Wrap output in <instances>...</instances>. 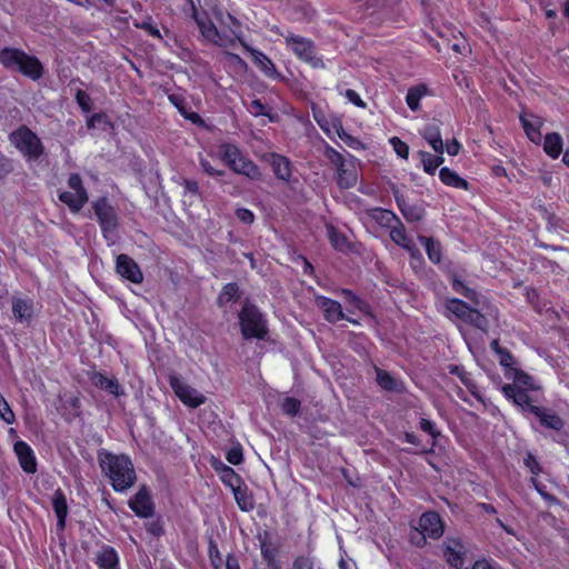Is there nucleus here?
<instances>
[{"instance_id":"obj_22","label":"nucleus","mask_w":569,"mask_h":569,"mask_svg":"<svg viewBox=\"0 0 569 569\" xmlns=\"http://www.w3.org/2000/svg\"><path fill=\"white\" fill-rule=\"evenodd\" d=\"M531 415H533L546 428L552 429L555 431H559L563 428V420L555 411L548 408H531Z\"/></svg>"},{"instance_id":"obj_28","label":"nucleus","mask_w":569,"mask_h":569,"mask_svg":"<svg viewBox=\"0 0 569 569\" xmlns=\"http://www.w3.org/2000/svg\"><path fill=\"white\" fill-rule=\"evenodd\" d=\"M505 376L507 379H511L513 381L511 386H515L517 389H538L533 378L519 369H509L507 372H505Z\"/></svg>"},{"instance_id":"obj_52","label":"nucleus","mask_w":569,"mask_h":569,"mask_svg":"<svg viewBox=\"0 0 569 569\" xmlns=\"http://www.w3.org/2000/svg\"><path fill=\"white\" fill-rule=\"evenodd\" d=\"M76 100H77L79 107L84 112H89L91 110L92 101H91L90 96L86 91L78 90L76 93Z\"/></svg>"},{"instance_id":"obj_16","label":"nucleus","mask_w":569,"mask_h":569,"mask_svg":"<svg viewBox=\"0 0 569 569\" xmlns=\"http://www.w3.org/2000/svg\"><path fill=\"white\" fill-rule=\"evenodd\" d=\"M520 122L528 139L536 144H540L542 141L541 127L543 126V120L532 113L522 112L520 114Z\"/></svg>"},{"instance_id":"obj_6","label":"nucleus","mask_w":569,"mask_h":569,"mask_svg":"<svg viewBox=\"0 0 569 569\" xmlns=\"http://www.w3.org/2000/svg\"><path fill=\"white\" fill-rule=\"evenodd\" d=\"M241 332L246 339H263L267 335V325L261 312L250 303H246L239 315Z\"/></svg>"},{"instance_id":"obj_30","label":"nucleus","mask_w":569,"mask_h":569,"mask_svg":"<svg viewBox=\"0 0 569 569\" xmlns=\"http://www.w3.org/2000/svg\"><path fill=\"white\" fill-rule=\"evenodd\" d=\"M439 178L441 182L446 186L456 189L469 190V182L466 179L461 178L456 171L447 167L440 169Z\"/></svg>"},{"instance_id":"obj_47","label":"nucleus","mask_w":569,"mask_h":569,"mask_svg":"<svg viewBox=\"0 0 569 569\" xmlns=\"http://www.w3.org/2000/svg\"><path fill=\"white\" fill-rule=\"evenodd\" d=\"M452 288L456 292L465 296L466 298L472 301H476L477 293L472 289L468 288L462 281L453 279Z\"/></svg>"},{"instance_id":"obj_64","label":"nucleus","mask_w":569,"mask_h":569,"mask_svg":"<svg viewBox=\"0 0 569 569\" xmlns=\"http://www.w3.org/2000/svg\"><path fill=\"white\" fill-rule=\"evenodd\" d=\"M460 149L461 144L456 139L445 144V151L450 156H457Z\"/></svg>"},{"instance_id":"obj_29","label":"nucleus","mask_w":569,"mask_h":569,"mask_svg":"<svg viewBox=\"0 0 569 569\" xmlns=\"http://www.w3.org/2000/svg\"><path fill=\"white\" fill-rule=\"evenodd\" d=\"M52 508L58 519L57 526L60 530H63L68 516V503L63 492L60 489L53 493Z\"/></svg>"},{"instance_id":"obj_35","label":"nucleus","mask_w":569,"mask_h":569,"mask_svg":"<svg viewBox=\"0 0 569 569\" xmlns=\"http://www.w3.org/2000/svg\"><path fill=\"white\" fill-rule=\"evenodd\" d=\"M445 307L448 316H455L457 319H461L463 321L467 320L472 309L459 299L447 300Z\"/></svg>"},{"instance_id":"obj_42","label":"nucleus","mask_w":569,"mask_h":569,"mask_svg":"<svg viewBox=\"0 0 569 569\" xmlns=\"http://www.w3.org/2000/svg\"><path fill=\"white\" fill-rule=\"evenodd\" d=\"M221 481L230 487L231 489H236L241 485L240 476L231 468L226 469L222 475H220Z\"/></svg>"},{"instance_id":"obj_62","label":"nucleus","mask_w":569,"mask_h":569,"mask_svg":"<svg viewBox=\"0 0 569 569\" xmlns=\"http://www.w3.org/2000/svg\"><path fill=\"white\" fill-rule=\"evenodd\" d=\"M248 110L254 117L266 114V107L260 102V100L251 101Z\"/></svg>"},{"instance_id":"obj_41","label":"nucleus","mask_w":569,"mask_h":569,"mask_svg":"<svg viewBox=\"0 0 569 569\" xmlns=\"http://www.w3.org/2000/svg\"><path fill=\"white\" fill-rule=\"evenodd\" d=\"M239 288L236 283H227L218 297L220 306L227 305L238 297Z\"/></svg>"},{"instance_id":"obj_45","label":"nucleus","mask_w":569,"mask_h":569,"mask_svg":"<svg viewBox=\"0 0 569 569\" xmlns=\"http://www.w3.org/2000/svg\"><path fill=\"white\" fill-rule=\"evenodd\" d=\"M337 137L340 138L349 148L353 150L366 149V144L360 139L347 133L345 129H342V132H340Z\"/></svg>"},{"instance_id":"obj_3","label":"nucleus","mask_w":569,"mask_h":569,"mask_svg":"<svg viewBox=\"0 0 569 569\" xmlns=\"http://www.w3.org/2000/svg\"><path fill=\"white\" fill-rule=\"evenodd\" d=\"M0 62L8 69L18 70L24 76L37 80L42 76L41 62L22 50L4 48L0 51Z\"/></svg>"},{"instance_id":"obj_10","label":"nucleus","mask_w":569,"mask_h":569,"mask_svg":"<svg viewBox=\"0 0 569 569\" xmlns=\"http://www.w3.org/2000/svg\"><path fill=\"white\" fill-rule=\"evenodd\" d=\"M93 209L100 222L104 238L112 240L118 226L117 214L113 207L102 198L93 203Z\"/></svg>"},{"instance_id":"obj_20","label":"nucleus","mask_w":569,"mask_h":569,"mask_svg":"<svg viewBox=\"0 0 569 569\" xmlns=\"http://www.w3.org/2000/svg\"><path fill=\"white\" fill-rule=\"evenodd\" d=\"M11 309L16 321L29 323L33 317V302L31 299L13 297Z\"/></svg>"},{"instance_id":"obj_56","label":"nucleus","mask_w":569,"mask_h":569,"mask_svg":"<svg viewBox=\"0 0 569 569\" xmlns=\"http://www.w3.org/2000/svg\"><path fill=\"white\" fill-rule=\"evenodd\" d=\"M236 216L237 218L243 222V223H247V224H250L253 222L254 220V214L251 210L247 209V208H239L236 210Z\"/></svg>"},{"instance_id":"obj_57","label":"nucleus","mask_w":569,"mask_h":569,"mask_svg":"<svg viewBox=\"0 0 569 569\" xmlns=\"http://www.w3.org/2000/svg\"><path fill=\"white\" fill-rule=\"evenodd\" d=\"M292 569H315L313 561L305 556H300L295 559Z\"/></svg>"},{"instance_id":"obj_49","label":"nucleus","mask_w":569,"mask_h":569,"mask_svg":"<svg viewBox=\"0 0 569 569\" xmlns=\"http://www.w3.org/2000/svg\"><path fill=\"white\" fill-rule=\"evenodd\" d=\"M199 163H200V167L202 168V170L208 174V176H211V177H220V176H223L224 171L223 170H218L216 169L211 163L210 161L203 157L201 153L199 154Z\"/></svg>"},{"instance_id":"obj_38","label":"nucleus","mask_w":569,"mask_h":569,"mask_svg":"<svg viewBox=\"0 0 569 569\" xmlns=\"http://www.w3.org/2000/svg\"><path fill=\"white\" fill-rule=\"evenodd\" d=\"M420 241L425 246L429 259L433 263H439L441 260L440 244L436 242L432 238L427 237H420Z\"/></svg>"},{"instance_id":"obj_55","label":"nucleus","mask_w":569,"mask_h":569,"mask_svg":"<svg viewBox=\"0 0 569 569\" xmlns=\"http://www.w3.org/2000/svg\"><path fill=\"white\" fill-rule=\"evenodd\" d=\"M428 535H423L420 528H415L410 533L411 542L417 547H422L426 543Z\"/></svg>"},{"instance_id":"obj_37","label":"nucleus","mask_w":569,"mask_h":569,"mask_svg":"<svg viewBox=\"0 0 569 569\" xmlns=\"http://www.w3.org/2000/svg\"><path fill=\"white\" fill-rule=\"evenodd\" d=\"M390 238L392 239V241H395L397 244L403 247L405 249L409 250L412 252V257L416 258V254L415 252L412 251V242L411 240L407 237L406 234V231H405V228L402 226H397V227H393L391 230H390Z\"/></svg>"},{"instance_id":"obj_40","label":"nucleus","mask_w":569,"mask_h":569,"mask_svg":"<svg viewBox=\"0 0 569 569\" xmlns=\"http://www.w3.org/2000/svg\"><path fill=\"white\" fill-rule=\"evenodd\" d=\"M397 203L401 211V213L405 216V218L408 221H418L421 219V211L410 204H408L403 199H400L397 197Z\"/></svg>"},{"instance_id":"obj_11","label":"nucleus","mask_w":569,"mask_h":569,"mask_svg":"<svg viewBox=\"0 0 569 569\" xmlns=\"http://www.w3.org/2000/svg\"><path fill=\"white\" fill-rule=\"evenodd\" d=\"M312 117L320 129L331 139L342 132L343 126L341 119L335 114L326 113L318 107H312Z\"/></svg>"},{"instance_id":"obj_1","label":"nucleus","mask_w":569,"mask_h":569,"mask_svg":"<svg viewBox=\"0 0 569 569\" xmlns=\"http://www.w3.org/2000/svg\"><path fill=\"white\" fill-rule=\"evenodd\" d=\"M191 3L192 17L197 22L203 39L221 48H231L236 40H239L242 47L251 54L253 63L268 78L278 79L280 77L274 63L261 51L249 47L241 38L240 26L231 16H228L232 26L229 32H220L213 22L208 18L207 13H200Z\"/></svg>"},{"instance_id":"obj_23","label":"nucleus","mask_w":569,"mask_h":569,"mask_svg":"<svg viewBox=\"0 0 569 569\" xmlns=\"http://www.w3.org/2000/svg\"><path fill=\"white\" fill-rule=\"evenodd\" d=\"M419 133L433 149L436 153L442 154L445 152V143L442 141L440 127L438 123L426 124Z\"/></svg>"},{"instance_id":"obj_2","label":"nucleus","mask_w":569,"mask_h":569,"mask_svg":"<svg viewBox=\"0 0 569 569\" xmlns=\"http://www.w3.org/2000/svg\"><path fill=\"white\" fill-rule=\"evenodd\" d=\"M99 460L114 491L123 492L134 485L136 471L128 456L103 452L99 455Z\"/></svg>"},{"instance_id":"obj_51","label":"nucleus","mask_w":569,"mask_h":569,"mask_svg":"<svg viewBox=\"0 0 569 569\" xmlns=\"http://www.w3.org/2000/svg\"><path fill=\"white\" fill-rule=\"evenodd\" d=\"M226 459L231 463V465H240L242 462V459H243V455H242V449L240 446H233L231 447L228 451H227V455H226Z\"/></svg>"},{"instance_id":"obj_59","label":"nucleus","mask_w":569,"mask_h":569,"mask_svg":"<svg viewBox=\"0 0 569 569\" xmlns=\"http://www.w3.org/2000/svg\"><path fill=\"white\" fill-rule=\"evenodd\" d=\"M183 189H184V196H192V197H198L199 196V184L197 181L194 180H184L183 183Z\"/></svg>"},{"instance_id":"obj_21","label":"nucleus","mask_w":569,"mask_h":569,"mask_svg":"<svg viewBox=\"0 0 569 569\" xmlns=\"http://www.w3.org/2000/svg\"><path fill=\"white\" fill-rule=\"evenodd\" d=\"M90 380L97 388L108 391L114 397L124 395L123 388L114 377H107L101 372L93 371L90 375Z\"/></svg>"},{"instance_id":"obj_15","label":"nucleus","mask_w":569,"mask_h":569,"mask_svg":"<svg viewBox=\"0 0 569 569\" xmlns=\"http://www.w3.org/2000/svg\"><path fill=\"white\" fill-rule=\"evenodd\" d=\"M443 555L447 562L457 569H460L465 563L466 548L461 540L457 538H447L445 541Z\"/></svg>"},{"instance_id":"obj_5","label":"nucleus","mask_w":569,"mask_h":569,"mask_svg":"<svg viewBox=\"0 0 569 569\" xmlns=\"http://www.w3.org/2000/svg\"><path fill=\"white\" fill-rule=\"evenodd\" d=\"M11 143L23 154L27 161H37L43 153V147L36 133L21 127L10 134Z\"/></svg>"},{"instance_id":"obj_26","label":"nucleus","mask_w":569,"mask_h":569,"mask_svg":"<svg viewBox=\"0 0 569 569\" xmlns=\"http://www.w3.org/2000/svg\"><path fill=\"white\" fill-rule=\"evenodd\" d=\"M208 153L211 157L216 156L230 168L232 164H234L236 160L238 157H240L242 151L233 143L223 142L218 146V151L216 154H213L211 150Z\"/></svg>"},{"instance_id":"obj_25","label":"nucleus","mask_w":569,"mask_h":569,"mask_svg":"<svg viewBox=\"0 0 569 569\" xmlns=\"http://www.w3.org/2000/svg\"><path fill=\"white\" fill-rule=\"evenodd\" d=\"M230 169L233 172L246 176L251 180H259L261 177V172L258 166L251 159H249L243 152L240 154V157H238L234 164H232Z\"/></svg>"},{"instance_id":"obj_46","label":"nucleus","mask_w":569,"mask_h":569,"mask_svg":"<svg viewBox=\"0 0 569 569\" xmlns=\"http://www.w3.org/2000/svg\"><path fill=\"white\" fill-rule=\"evenodd\" d=\"M281 409L288 416H296L300 410V401L296 398L287 397L281 402Z\"/></svg>"},{"instance_id":"obj_43","label":"nucleus","mask_w":569,"mask_h":569,"mask_svg":"<svg viewBox=\"0 0 569 569\" xmlns=\"http://www.w3.org/2000/svg\"><path fill=\"white\" fill-rule=\"evenodd\" d=\"M466 322L473 325L475 327L482 331H487L488 329V321L486 317L476 309H471Z\"/></svg>"},{"instance_id":"obj_44","label":"nucleus","mask_w":569,"mask_h":569,"mask_svg":"<svg viewBox=\"0 0 569 569\" xmlns=\"http://www.w3.org/2000/svg\"><path fill=\"white\" fill-rule=\"evenodd\" d=\"M389 143L391 144L393 151L397 153L398 157L402 159H408L409 147L405 141H402L398 137H392L389 139Z\"/></svg>"},{"instance_id":"obj_50","label":"nucleus","mask_w":569,"mask_h":569,"mask_svg":"<svg viewBox=\"0 0 569 569\" xmlns=\"http://www.w3.org/2000/svg\"><path fill=\"white\" fill-rule=\"evenodd\" d=\"M452 372L460 378L462 383L471 391L472 395H476V385L473 383L471 377L462 368L456 367Z\"/></svg>"},{"instance_id":"obj_54","label":"nucleus","mask_w":569,"mask_h":569,"mask_svg":"<svg viewBox=\"0 0 569 569\" xmlns=\"http://www.w3.org/2000/svg\"><path fill=\"white\" fill-rule=\"evenodd\" d=\"M343 97L352 104L359 108H366V102L361 99V97L352 89H347L343 92Z\"/></svg>"},{"instance_id":"obj_24","label":"nucleus","mask_w":569,"mask_h":569,"mask_svg":"<svg viewBox=\"0 0 569 569\" xmlns=\"http://www.w3.org/2000/svg\"><path fill=\"white\" fill-rule=\"evenodd\" d=\"M94 562L99 569H120L117 551L110 546H102L96 553Z\"/></svg>"},{"instance_id":"obj_32","label":"nucleus","mask_w":569,"mask_h":569,"mask_svg":"<svg viewBox=\"0 0 569 569\" xmlns=\"http://www.w3.org/2000/svg\"><path fill=\"white\" fill-rule=\"evenodd\" d=\"M563 149L562 137L558 132L547 133L543 138V150L552 159H557Z\"/></svg>"},{"instance_id":"obj_63","label":"nucleus","mask_w":569,"mask_h":569,"mask_svg":"<svg viewBox=\"0 0 569 569\" xmlns=\"http://www.w3.org/2000/svg\"><path fill=\"white\" fill-rule=\"evenodd\" d=\"M420 428L432 437L438 436L435 423L426 418L420 419Z\"/></svg>"},{"instance_id":"obj_17","label":"nucleus","mask_w":569,"mask_h":569,"mask_svg":"<svg viewBox=\"0 0 569 569\" xmlns=\"http://www.w3.org/2000/svg\"><path fill=\"white\" fill-rule=\"evenodd\" d=\"M13 450L22 470L27 473H34L37 471V459L32 448L26 441L19 440L14 443Z\"/></svg>"},{"instance_id":"obj_7","label":"nucleus","mask_w":569,"mask_h":569,"mask_svg":"<svg viewBox=\"0 0 569 569\" xmlns=\"http://www.w3.org/2000/svg\"><path fill=\"white\" fill-rule=\"evenodd\" d=\"M287 47L302 61L313 68H323L321 58L317 57L313 43L303 37L289 33L286 36Z\"/></svg>"},{"instance_id":"obj_33","label":"nucleus","mask_w":569,"mask_h":569,"mask_svg":"<svg viewBox=\"0 0 569 569\" xmlns=\"http://www.w3.org/2000/svg\"><path fill=\"white\" fill-rule=\"evenodd\" d=\"M417 156L419 157L423 171L428 174H435L437 169L443 163L445 159L442 154H431L427 151H418Z\"/></svg>"},{"instance_id":"obj_8","label":"nucleus","mask_w":569,"mask_h":569,"mask_svg":"<svg viewBox=\"0 0 569 569\" xmlns=\"http://www.w3.org/2000/svg\"><path fill=\"white\" fill-rule=\"evenodd\" d=\"M69 191H63L59 194L61 202L67 204L73 212H78L88 201V193L82 186V180L79 174L73 173L68 179Z\"/></svg>"},{"instance_id":"obj_14","label":"nucleus","mask_w":569,"mask_h":569,"mask_svg":"<svg viewBox=\"0 0 569 569\" xmlns=\"http://www.w3.org/2000/svg\"><path fill=\"white\" fill-rule=\"evenodd\" d=\"M117 272L124 279L133 282L141 283L143 280L142 271L138 263L127 254H119L116 261Z\"/></svg>"},{"instance_id":"obj_48","label":"nucleus","mask_w":569,"mask_h":569,"mask_svg":"<svg viewBox=\"0 0 569 569\" xmlns=\"http://www.w3.org/2000/svg\"><path fill=\"white\" fill-rule=\"evenodd\" d=\"M87 124H88V128H90V129H94V128L106 129L110 124V122L106 114L96 113L88 119Z\"/></svg>"},{"instance_id":"obj_4","label":"nucleus","mask_w":569,"mask_h":569,"mask_svg":"<svg viewBox=\"0 0 569 569\" xmlns=\"http://www.w3.org/2000/svg\"><path fill=\"white\" fill-rule=\"evenodd\" d=\"M325 156L337 169V183L339 187L343 189L355 187L358 181L356 158L353 156L345 158L329 144H326Z\"/></svg>"},{"instance_id":"obj_34","label":"nucleus","mask_w":569,"mask_h":569,"mask_svg":"<svg viewBox=\"0 0 569 569\" xmlns=\"http://www.w3.org/2000/svg\"><path fill=\"white\" fill-rule=\"evenodd\" d=\"M429 94V89L426 84L421 83L409 88L406 102L412 111H417L420 108V100Z\"/></svg>"},{"instance_id":"obj_9","label":"nucleus","mask_w":569,"mask_h":569,"mask_svg":"<svg viewBox=\"0 0 569 569\" xmlns=\"http://www.w3.org/2000/svg\"><path fill=\"white\" fill-rule=\"evenodd\" d=\"M169 383L176 396L180 401L190 408H198L206 402V396L199 392L197 389L186 383L182 379L177 376L169 378Z\"/></svg>"},{"instance_id":"obj_27","label":"nucleus","mask_w":569,"mask_h":569,"mask_svg":"<svg viewBox=\"0 0 569 569\" xmlns=\"http://www.w3.org/2000/svg\"><path fill=\"white\" fill-rule=\"evenodd\" d=\"M269 161L278 179H281L283 181L290 180L291 162L288 158L278 153H271Z\"/></svg>"},{"instance_id":"obj_58","label":"nucleus","mask_w":569,"mask_h":569,"mask_svg":"<svg viewBox=\"0 0 569 569\" xmlns=\"http://www.w3.org/2000/svg\"><path fill=\"white\" fill-rule=\"evenodd\" d=\"M499 362L502 367L506 368V372L509 370V369H515L512 367L513 365V358L511 356V353L509 351H507L506 349L503 351H499Z\"/></svg>"},{"instance_id":"obj_61","label":"nucleus","mask_w":569,"mask_h":569,"mask_svg":"<svg viewBox=\"0 0 569 569\" xmlns=\"http://www.w3.org/2000/svg\"><path fill=\"white\" fill-rule=\"evenodd\" d=\"M525 465L533 476L539 475L541 469H540L539 462L532 455L529 453L527 456V458L525 459Z\"/></svg>"},{"instance_id":"obj_13","label":"nucleus","mask_w":569,"mask_h":569,"mask_svg":"<svg viewBox=\"0 0 569 569\" xmlns=\"http://www.w3.org/2000/svg\"><path fill=\"white\" fill-rule=\"evenodd\" d=\"M129 507L140 518L152 517L154 512V505L146 487H141L129 500Z\"/></svg>"},{"instance_id":"obj_31","label":"nucleus","mask_w":569,"mask_h":569,"mask_svg":"<svg viewBox=\"0 0 569 569\" xmlns=\"http://www.w3.org/2000/svg\"><path fill=\"white\" fill-rule=\"evenodd\" d=\"M342 296L346 302V310L348 313H356V311H359L366 316L370 315L369 306L361 300L359 297H357L352 291L350 290H342Z\"/></svg>"},{"instance_id":"obj_18","label":"nucleus","mask_w":569,"mask_h":569,"mask_svg":"<svg viewBox=\"0 0 569 569\" xmlns=\"http://www.w3.org/2000/svg\"><path fill=\"white\" fill-rule=\"evenodd\" d=\"M501 390L505 397L511 400L516 406L520 407L525 413H531V408L536 407L527 393L528 390L517 389L511 385H505Z\"/></svg>"},{"instance_id":"obj_36","label":"nucleus","mask_w":569,"mask_h":569,"mask_svg":"<svg viewBox=\"0 0 569 569\" xmlns=\"http://www.w3.org/2000/svg\"><path fill=\"white\" fill-rule=\"evenodd\" d=\"M377 371V382L378 385L388 391H401L402 383L393 378L389 372L376 368Z\"/></svg>"},{"instance_id":"obj_39","label":"nucleus","mask_w":569,"mask_h":569,"mask_svg":"<svg viewBox=\"0 0 569 569\" xmlns=\"http://www.w3.org/2000/svg\"><path fill=\"white\" fill-rule=\"evenodd\" d=\"M234 499L239 506V508L243 511H249L253 508V501L251 497L247 493V488L242 487L241 485L232 489Z\"/></svg>"},{"instance_id":"obj_19","label":"nucleus","mask_w":569,"mask_h":569,"mask_svg":"<svg viewBox=\"0 0 569 569\" xmlns=\"http://www.w3.org/2000/svg\"><path fill=\"white\" fill-rule=\"evenodd\" d=\"M419 528L423 535H428L432 539H437L443 533L442 521L436 512H425L419 519Z\"/></svg>"},{"instance_id":"obj_12","label":"nucleus","mask_w":569,"mask_h":569,"mask_svg":"<svg viewBox=\"0 0 569 569\" xmlns=\"http://www.w3.org/2000/svg\"><path fill=\"white\" fill-rule=\"evenodd\" d=\"M316 303L321 309V311L325 315V318L329 322H338L340 320L346 319L347 321H349L353 325H359L358 320L347 316L342 311L341 305L336 300H332V299L323 297V296H319L316 298Z\"/></svg>"},{"instance_id":"obj_60","label":"nucleus","mask_w":569,"mask_h":569,"mask_svg":"<svg viewBox=\"0 0 569 569\" xmlns=\"http://www.w3.org/2000/svg\"><path fill=\"white\" fill-rule=\"evenodd\" d=\"M177 107L179 108L180 113L186 119L190 120L194 124H200V126L203 124V120L197 112L188 111L187 109H184L183 107H179L178 104H177Z\"/></svg>"},{"instance_id":"obj_53","label":"nucleus","mask_w":569,"mask_h":569,"mask_svg":"<svg viewBox=\"0 0 569 569\" xmlns=\"http://www.w3.org/2000/svg\"><path fill=\"white\" fill-rule=\"evenodd\" d=\"M329 238L332 246L338 250H343L347 246L346 238L339 234L335 229L329 230Z\"/></svg>"}]
</instances>
